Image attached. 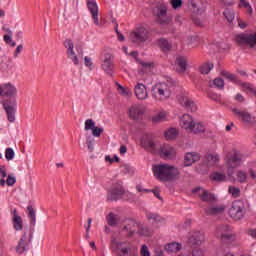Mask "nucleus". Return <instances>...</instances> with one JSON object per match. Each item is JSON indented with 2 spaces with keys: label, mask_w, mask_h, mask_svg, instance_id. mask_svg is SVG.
<instances>
[{
  "label": "nucleus",
  "mask_w": 256,
  "mask_h": 256,
  "mask_svg": "<svg viewBox=\"0 0 256 256\" xmlns=\"http://www.w3.org/2000/svg\"><path fill=\"white\" fill-rule=\"evenodd\" d=\"M16 183V180L14 177H12L11 175L8 176L7 180H6V184L9 186V187H12V185H15Z\"/></svg>",
  "instance_id": "obj_61"
},
{
  "label": "nucleus",
  "mask_w": 256,
  "mask_h": 256,
  "mask_svg": "<svg viewBox=\"0 0 256 256\" xmlns=\"http://www.w3.org/2000/svg\"><path fill=\"white\" fill-rule=\"evenodd\" d=\"M209 99H212V101H219L221 97L215 93H209L208 94Z\"/></svg>",
  "instance_id": "obj_64"
},
{
  "label": "nucleus",
  "mask_w": 256,
  "mask_h": 256,
  "mask_svg": "<svg viewBox=\"0 0 256 256\" xmlns=\"http://www.w3.org/2000/svg\"><path fill=\"white\" fill-rule=\"evenodd\" d=\"M212 69H213V64L206 63L200 67V73H202V75H208Z\"/></svg>",
  "instance_id": "obj_45"
},
{
  "label": "nucleus",
  "mask_w": 256,
  "mask_h": 256,
  "mask_svg": "<svg viewBox=\"0 0 256 256\" xmlns=\"http://www.w3.org/2000/svg\"><path fill=\"white\" fill-rule=\"evenodd\" d=\"M129 40L131 43H145L146 41H151V31L145 26H138L134 31L130 32Z\"/></svg>",
  "instance_id": "obj_3"
},
{
  "label": "nucleus",
  "mask_w": 256,
  "mask_h": 256,
  "mask_svg": "<svg viewBox=\"0 0 256 256\" xmlns=\"http://www.w3.org/2000/svg\"><path fill=\"white\" fill-rule=\"evenodd\" d=\"M210 179L211 181L222 182V181H225V179H227V176L225 175V173L216 171L210 175Z\"/></svg>",
  "instance_id": "obj_39"
},
{
  "label": "nucleus",
  "mask_w": 256,
  "mask_h": 256,
  "mask_svg": "<svg viewBox=\"0 0 256 256\" xmlns=\"http://www.w3.org/2000/svg\"><path fill=\"white\" fill-rule=\"evenodd\" d=\"M141 146L143 149H145V151H148L149 153H155L157 151V146L155 145L153 138L149 135H146L142 138Z\"/></svg>",
  "instance_id": "obj_24"
},
{
  "label": "nucleus",
  "mask_w": 256,
  "mask_h": 256,
  "mask_svg": "<svg viewBox=\"0 0 256 256\" xmlns=\"http://www.w3.org/2000/svg\"><path fill=\"white\" fill-rule=\"evenodd\" d=\"M139 227H141V224L135 222V220H128L123 228V231H126L127 237H133L136 231L139 232Z\"/></svg>",
  "instance_id": "obj_26"
},
{
  "label": "nucleus",
  "mask_w": 256,
  "mask_h": 256,
  "mask_svg": "<svg viewBox=\"0 0 256 256\" xmlns=\"http://www.w3.org/2000/svg\"><path fill=\"white\" fill-rule=\"evenodd\" d=\"M139 235H143L144 237H149L151 233H153V230L149 229L147 226L140 224L139 230H138Z\"/></svg>",
  "instance_id": "obj_42"
},
{
  "label": "nucleus",
  "mask_w": 256,
  "mask_h": 256,
  "mask_svg": "<svg viewBox=\"0 0 256 256\" xmlns=\"http://www.w3.org/2000/svg\"><path fill=\"white\" fill-rule=\"evenodd\" d=\"M235 43L239 47H255L256 45V32L255 33H242L237 34L234 38Z\"/></svg>",
  "instance_id": "obj_6"
},
{
  "label": "nucleus",
  "mask_w": 256,
  "mask_h": 256,
  "mask_svg": "<svg viewBox=\"0 0 256 256\" xmlns=\"http://www.w3.org/2000/svg\"><path fill=\"white\" fill-rule=\"evenodd\" d=\"M180 127L185 129L187 133H191L193 131V127H195V120L189 114H184L180 119Z\"/></svg>",
  "instance_id": "obj_22"
},
{
  "label": "nucleus",
  "mask_w": 256,
  "mask_h": 256,
  "mask_svg": "<svg viewBox=\"0 0 256 256\" xmlns=\"http://www.w3.org/2000/svg\"><path fill=\"white\" fill-rule=\"evenodd\" d=\"M140 255L141 256H151V252H149V248L147 245H142L140 249Z\"/></svg>",
  "instance_id": "obj_57"
},
{
  "label": "nucleus",
  "mask_w": 256,
  "mask_h": 256,
  "mask_svg": "<svg viewBox=\"0 0 256 256\" xmlns=\"http://www.w3.org/2000/svg\"><path fill=\"white\" fill-rule=\"evenodd\" d=\"M152 97L155 101H166L171 97V88L167 83H158L152 87Z\"/></svg>",
  "instance_id": "obj_4"
},
{
  "label": "nucleus",
  "mask_w": 256,
  "mask_h": 256,
  "mask_svg": "<svg viewBox=\"0 0 256 256\" xmlns=\"http://www.w3.org/2000/svg\"><path fill=\"white\" fill-rule=\"evenodd\" d=\"M191 133H205V124L201 122H194L193 131Z\"/></svg>",
  "instance_id": "obj_44"
},
{
  "label": "nucleus",
  "mask_w": 256,
  "mask_h": 256,
  "mask_svg": "<svg viewBox=\"0 0 256 256\" xmlns=\"http://www.w3.org/2000/svg\"><path fill=\"white\" fill-rule=\"evenodd\" d=\"M86 145H87L88 150L90 151V153H93V151L95 150V147L93 146V145H95V140L87 139L86 140Z\"/></svg>",
  "instance_id": "obj_58"
},
{
  "label": "nucleus",
  "mask_w": 256,
  "mask_h": 256,
  "mask_svg": "<svg viewBox=\"0 0 256 256\" xmlns=\"http://www.w3.org/2000/svg\"><path fill=\"white\" fill-rule=\"evenodd\" d=\"M64 47L67 49V57L68 59L72 60L74 65H79V58L77 54H75L73 41L71 39H67L64 41Z\"/></svg>",
  "instance_id": "obj_17"
},
{
  "label": "nucleus",
  "mask_w": 256,
  "mask_h": 256,
  "mask_svg": "<svg viewBox=\"0 0 256 256\" xmlns=\"http://www.w3.org/2000/svg\"><path fill=\"white\" fill-rule=\"evenodd\" d=\"M213 83L218 89H223V87H225V81H223V78H216Z\"/></svg>",
  "instance_id": "obj_54"
},
{
  "label": "nucleus",
  "mask_w": 256,
  "mask_h": 256,
  "mask_svg": "<svg viewBox=\"0 0 256 256\" xmlns=\"http://www.w3.org/2000/svg\"><path fill=\"white\" fill-rule=\"evenodd\" d=\"M237 180L239 181V183H245V181H247V174L243 171H238Z\"/></svg>",
  "instance_id": "obj_53"
},
{
  "label": "nucleus",
  "mask_w": 256,
  "mask_h": 256,
  "mask_svg": "<svg viewBox=\"0 0 256 256\" xmlns=\"http://www.w3.org/2000/svg\"><path fill=\"white\" fill-rule=\"evenodd\" d=\"M160 155L163 159H173L177 155V150L169 144H164L160 148Z\"/></svg>",
  "instance_id": "obj_25"
},
{
  "label": "nucleus",
  "mask_w": 256,
  "mask_h": 256,
  "mask_svg": "<svg viewBox=\"0 0 256 256\" xmlns=\"http://www.w3.org/2000/svg\"><path fill=\"white\" fill-rule=\"evenodd\" d=\"M170 4L172 5L173 9H179V7H181V5H183V1L182 0H171Z\"/></svg>",
  "instance_id": "obj_59"
},
{
  "label": "nucleus",
  "mask_w": 256,
  "mask_h": 256,
  "mask_svg": "<svg viewBox=\"0 0 256 256\" xmlns=\"http://www.w3.org/2000/svg\"><path fill=\"white\" fill-rule=\"evenodd\" d=\"M178 101L182 107H185L187 111H191V113H195L197 111V106L195 105V102L189 98V96L182 94L178 97Z\"/></svg>",
  "instance_id": "obj_18"
},
{
  "label": "nucleus",
  "mask_w": 256,
  "mask_h": 256,
  "mask_svg": "<svg viewBox=\"0 0 256 256\" xmlns=\"http://www.w3.org/2000/svg\"><path fill=\"white\" fill-rule=\"evenodd\" d=\"M242 89L248 95H256L255 87H253V85H251V84L243 83L242 84Z\"/></svg>",
  "instance_id": "obj_43"
},
{
  "label": "nucleus",
  "mask_w": 256,
  "mask_h": 256,
  "mask_svg": "<svg viewBox=\"0 0 256 256\" xmlns=\"http://www.w3.org/2000/svg\"><path fill=\"white\" fill-rule=\"evenodd\" d=\"M228 193L234 197V199H237L241 195V189L235 187V186H229Z\"/></svg>",
  "instance_id": "obj_46"
},
{
  "label": "nucleus",
  "mask_w": 256,
  "mask_h": 256,
  "mask_svg": "<svg viewBox=\"0 0 256 256\" xmlns=\"http://www.w3.org/2000/svg\"><path fill=\"white\" fill-rule=\"evenodd\" d=\"M103 131H105V129H103V127H95L92 130V135L93 137H101V134L103 133Z\"/></svg>",
  "instance_id": "obj_55"
},
{
  "label": "nucleus",
  "mask_w": 256,
  "mask_h": 256,
  "mask_svg": "<svg viewBox=\"0 0 256 256\" xmlns=\"http://www.w3.org/2000/svg\"><path fill=\"white\" fill-rule=\"evenodd\" d=\"M111 249L117 256H136L137 247L133 246L131 242L120 241L115 238L111 240Z\"/></svg>",
  "instance_id": "obj_2"
},
{
  "label": "nucleus",
  "mask_w": 256,
  "mask_h": 256,
  "mask_svg": "<svg viewBox=\"0 0 256 256\" xmlns=\"http://www.w3.org/2000/svg\"><path fill=\"white\" fill-rule=\"evenodd\" d=\"M188 7L192 14V21L196 25H201V21L198 17H201V15L205 13V4H203V0H190Z\"/></svg>",
  "instance_id": "obj_5"
},
{
  "label": "nucleus",
  "mask_w": 256,
  "mask_h": 256,
  "mask_svg": "<svg viewBox=\"0 0 256 256\" xmlns=\"http://www.w3.org/2000/svg\"><path fill=\"white\" fill-rule=\"evenodd\" d=\"M179 135V130L177 128H169L165 132V137L168 139V141H173V139H177V136Z\"/></svg>",
  "instance_id": "obj_36"
},
{
  "label": "nucleus",
  "mask_w": 256,
  "mask_h": 256,
  "mask_svg": "<svg viewBox=\"0 0 256 256\" xmlns=\"http://www.w3.org/2000/svg\"><path fill=\"white\" fill-rule=\"evenodd\" d=\"M165 249L168 253H177V251H181V244L177 242H172V243H169L165 247Z\"/></svg>",
  "instance_id": "obj_38"
},
{
  "label": "nucleus",
  "mask_w": 256,
  "mask_h": 256,
  "mask_svg": "<svg viewBox=\"0 0 256 256\" xmlns=\"http://www.w3.org/2000/svg\"><path fill=\"white\" fill-rule=\"evenodd\" d=\"M3 107L7 113L8 121L10 123H15V107L9 106L7 102H3Z\"/></svg>",
  "instance_id": "obj_31"
},
{
  "label": "nucleus",
  "mask_w": 256,
  "mask_h": 256,
  "mask_svg": "<svg viewBox=\"0 0 256 256\" xmlns=\"http://www.w3.org/2000/svg\"><path fill=\"white\" fill-rule=\"evenodd\" d=\"M242 161H243V154L237 151H234L232 155H228L226 158V164L228 169H235L239 167Z\"/></svg>",
  "instance_id": "obj_13"
},
{
  "label": "nucleus",
  "mask_w": 256,
  "mask_h": 256,
  "mask_svg": "<svg viewBox=\"0 0 256 256\" xmlns=\"http://www.w3.org/2000/svg\"><path fill=\"white\" fill-rule=\"evenodd\" d=\"M158 45L164 53H167V51H171L172 46L167 39H164V38L159 39Z\"/></svg>",
  "instance_id": "obj_37"
},
{
  "label": "nucleus",
  "mask_w": 256,
  "mask_h": 256,
  "mask_svg": "<svg viewBox=\"0 0 256 256\" xmlns=\"http://www.w3.org/2000/svg\"><path fill=\"white\" fill-rule=\"evenodd\" d=\"M136 191H138V193H151V190L145 189L141 185L136 186Z\"/></svg>",
  "instance_id": "obj_62"
},
{
  "label": "nucleus",
  "mask_w": 256,
  "mask_h": 256,
  "mask_svg": "<svg viewBox=\"0 0 256 256\" xmlns=\"http://www.w3.org/2000/svg\"><path fill=\"white\" fill-rule=\"evenodd\" d=\"M145 113V108L141 104H134L129 108V117L133 121H141Z\"/></svg>",
  "instance_id": "obj_14"
},
{
  "label": "nucleus",
  "mask_w": 256,
  "mask_h": 256,
  "mask_svg": "<svg viewBox=\"0 0 256 256\" xmlns=\"http://www.w3.org/2000/svg\"><path fill=\"white\" fill-rule=\"evenodd\" d=\"M229 215L235 221H239V219H243V215H245V204L243 203V201H240V200L234 201L229 210Z\"/></svg>",
  "instance_id": "obj_8"
},
{
  "label": "nucleus",
  "mask_w": 256,
  "mask_h": 256,
  "mask_svg": "<svg viewBox=\"0 0 256 256\" xmlns=\"http://www.w3.org/2000/svg\"><path fill=\"white\" fill-rule=\"evenodd\" d=\"M219 161V154H207L202 161L203 169L197 167V170L200 171L201 173H205L209 171L210 167H215V165H219Z\"/></svg>",
  "instance_id": "obj_11"
},
{
  "label": "nucleus",
  "mask_w": 256,
  "mask_h": 256,
  "mask_svg": "<svg viewBox=\"0 0 256 256\" xmlns=\"http://www.w3.org/2000/svg\"><path fill=\"white\" fill-rule=\"evenodd\" d=\"M107 221H108V225H110L111 227H115V225H117V217H115L113 213H110L107 216Z\"/></svg>",
  "instance_id": "obj_51"
},
{
  "label": "nucleus",
  "mask_w": 256,
  "mask_h": 256,
  "mask_svg": "<svg viewBox=\"0 0 256 256\" xmlns=\"http://www.w3.org/2000/svg\"><path fill=\"white\" fill-rule=\"evenodd\" d=\"M134 94L138 101H145V99H148L149 92L147 91V86L143 83H137L134 86Z\"/></svg>",
  "instance_id": "obj_20"
},
{
  "label": "nucleus",
  "mask_w": 256,
  "mask_h": 256,
  "mask_svg": "<svg viewBox=\"0 0 256 256\" xmlns=\"http://www.w3.org/2000/svg\"><path fill=\"white\" fill-rule=\"evenodd\" d=\"M206 215H223L225 213V206H209L205 209Z\"/></svg>",
  "instance_id": "obj_30"
},
{
  "label": "nucleus",
  "mask_w": 256,
  "mask_h": 256,
  "mask_svg": "<svg viewBox=\"0 0 256 256\" xmlns=\"http://www.w3.org/2000/svg\"><path fill=\"white\" fill-rule=\"evenodd\" d=\"M17 95V88L11 83L0 84V97H15Z\"/></svg>",
  "instance_id": "obj_15"
},
{
  "label": "nucleus",
  "mask_w": 256,
  "mask_h": 256,
  "mask_svg": "<svg viewBox=\"0 0 256 256\" xmlns=\"http://www.w3.org/2000/svg\"><path fill=\"white\" fill-rule=\"evenodd\" d=\"M28 216L30 217V222L32 225H35L36 221V215H35V210L33 209V206H28Z\"/></svg>",
  "instance_id": "obj_48"
},
{
  "label": "nucleus",
  "mask_w": 256,
  "mask_h": 256,
  "mask_svg": "<svg viewBox=\"0 0 256 256\" xmlns=\"http://www.w3.org/2000/svg\"><path fill=\"white\" fill-rule=\"evenodd\" d=\"M154 177L159 181H173L179 178V169L169 164H155L152 166Z\"/></svg>",
  "instance_id": "obj_1"
},
{
  "label": "nucleus",
  "mask_w": 256,
  "mask_h": 256,
  "mask_svg": "<svg viewBox=\"0 0 256 256\" xmlns=\"http://www.w3.org/2000/svg\"><path fill=\"white\" fill-rule=\"evenodd\" d=\"M15 157V151H13V148H7L5 152V158L7 161H12V159Z\"/></svg>",
  "instance_id": "obj_52"
},
{
  "label": "nucleus",
  "mask_w": 256,
  "mask_h": 256,
  "mask_svg": "<svg viewBox=\"0 0 256 256\" xmlns=\"http://www.w3.org/2000/svg\"><path fill=\"white\" fill-rule=\"evenodd\" d=\"M163 121H167V113L165 111H160L158 114L152 116V123L154 125L163 123Z\"/></svg>",
  "instance_id": "obj_34"
},
{
  "label": "nucleus",
  "mask_w": 256,
  "mask_h": 256,
  "mask_svg": "<svg viewBox=\"0 0 256 256\" xmlns=\"http://www.w3.org/2000/svg\"><path fill=\"white\" fill-rule=\"evenodd\" d=\"M201 154L197 152H187L184 156V167H191L197 161H200Z\"/></svg>",
  "instance_id": "obj_27"
},
{
  "label": "nucleus",
  "mask_w": 256,
  "mask_h": 256,
  "mask_svg": "<svg viewBox=\"0 0 256 256\" xmlns=\"http://www.w3.org/2000/svg\"><path fill=\"white\" fill-rule=\"evenodd\" d=\"M130 55L134 57V59H136V63H138V75L140 76V79L142 81H145L144 75H147V73H151V69H153V63L137 59V56L139 54L135 51L131 52Z\"/></svg>",
  "instance_id": "obj_7"
},
{
  "label": "nucleus",
  "mask_w": 256,
  "mask_h": 256,
  "mask_svg": "<svg viewBox=\"0 0 256 256\" xmlns=\"http://www.w3.org/2000/svg\"><path fill=\"white\" fill-rule=\"evenodd\" d=\"M146 217L148 221H150V223H152L155 227H159V225H163V223H165V219L153 212H148Z\"/></svg>",
  "instance_id": "obj_28"
},
{
  "label": "nucleus",
  "mask_w": 256,
  "mask_h": 256,
  "mask_svg": "<svg viewBox=\"0 0 256 256\" xmlns=\"http://www.w3.org/2000/svg\"><path fill=\"white\" fill-rule=\"evenodd\" d=\"M20 53H23V45H18L14 51V59H17L19 57Z\"/></svg>",
  "instance_id": "obj_60"
},
{
  "label": "nucleus",
  "mask_w": 256,
  "mask_h": 256,
  "mask_svg": "<svg viewBox=\"0 0 256 256\" xmlns=\"http://www.w3.org/2000/svg\"><path fill=\"white\" fill-rule=\"evenodd\" d=\"M102 69L107 75H113V61H111V58H105L102 63Z\"/></svg>",
  "instance_id": "obj_33"
},
{
  "label": "nucleus",
  "mask_w": 256,
  "mask_h": 256,
  "mask_svg": "<svg viewBox=\"0 0 256 256\" xmlns=\"http://www.w3.org/2000/svg\"><path fill=\"white\" fill-rule=\"evenodd\" d=\"M124 197L127 199V201H130L131 203H135L137 201V196L131 192H127L124 194Z\"/></svg>",
  "instance_id": "obj_56"
},
{
  "label": "nucleus",
  "mask_w": 256,
  "mask_h": 256,
  "mask_svg": "<svg viewBox=\"0 0 256 256\" xmlns=\"http://www.w3.org/2000/svg\"><path fill=\"white\" fill-rule=\"evenodd\" d=\"M27 249V243H25L24 239H20L17 247L18 253H23Z\"/></svg>",
  "instance_id": "obj_50"
},
{
  "label": "nucleus",
  "mask_w": 256,
  "mask_h": 256,
  "mask_svg": "<svg viewBox=\"0 0 256 256\" xmlns=\"http://www.w3.org/2000/svg\"><path fill=\"white\" fill-rule=\"evenodd\" d=\"M153 14L155 17H157V21L161 25L169 23V15H167V4L158 3L153 10Z\"/></svg>",
  "instance_id": "obj_10"
},
{
  "label": "nucleus",
  "mask_w": 256,
  "mask_h": 256,
  "mask_svg": "<svg viewBox=\"0 0 256 256\" xmlns=\"http://www.w3.org/2000/svg\"><path fill=\"white\" fill-rule=\"evenodd\" d=\"M175 63L178 73H185V71H187V58L185 56H178Z\"/></svg>",
  "instance_id": "obj_29"
},
{
  "label": "nucleus",
  "mask_w": 256,
  "mask_h": 256,
  "mask_svg": "<svg viewBox=\"0 0 256 256\" xmlns=\"http://www.w3.org/2000/svg\"><path fill=\"white\" fill-rule=\"evenodd\" d=\"M205 241V235L201 231H194L191 232L188 236V243L190 245H196L199 247L200 245H203Z\"/></svg>",
  "instance_id": "obj_19"
},
{
  "label": "nucleus",
  "mask_w": 256,
  "mask_h": 256,
  "mask_svg": "<svg viewBox=\"0 0 256 256\" xmlns=\"http://www.w3.org/2000/svg\"><path fill=\"white\" fill-rule=\"evenodd\" d=\"M238 9H243L247 15H253V8L247 0H239Z\"/></svg>",
  "instance_id": "obj_32"
},
{
  "label": "nucleus",
  "mask_w": 256,
  "mask_h": 256,
  "mask_svg": "<svg viewBox=\"0 0 256 256\" xmlns=\"http://www.w3.org/2000/svg\"><path fill=\"white\" fill-rule=\"evenodd\" d=\"M87 7L92 15L95 25H99V6L95 0H87Z\"/></svg>",
  "instance_id": "obj_23"
},
{
  "label": "nucleus",
  "mask_w": 256,
  "mask_h": 256,
  "mask_svg": "<svg viewBox=\"0 0 256 256\" xmlns=\"http://www.w3.org/2000/svg\"><path fill=\"white\" fill-rule=\"evenodd\" d=\"M223 15H224L225 19H227L228 23H233V21L235 20V11L234 10L226 9L223 12Z\"/></svg>",
  "instance_id": "obj_41"
},
{
  "label": "nucleus",
  "mask_w": 256,
  "mask_h": 256,
  "mask_svg": "<svg viewBox=\"0 0 256 256\" xmlns=\"http://www.w3.org/2000/svg\"><path fill=\"white\" fill-rule=\"evenodd\" d=\"M232 113L238 117L244 123V125H247L248 127H253L256 123L255 116L251 115L247 110H241L234 108L232 110Z\"/></svg>",
  "instance_id": "obj_9"
},
{
  "label": "nucleus",
  "mask_w": 256,
  "mask_h": 256,
  "mask_svg": "<svg viewBox=\"0 0 256 256\" xmlns=\"http://www.w3.org/2000/svg\"><path fill=\"white\" fill-rule=\"evenodd\" d=\"M95 122L93 119H86L84 122L85 131H93L95 128Z\"/></svg>",
  "instance_id": "obj_47"
},
{
  "label": "nucleus",
  "mask_w": 256,
  "mask_h": 256,
  "mask_svg": "<svg viewBox=\"0 0 256 256\" xmlns=\"http://www.w3.org/2000/svg\"><path fill=\"white\" fill-rule=\"evenodd\" d=\"M222 77H225V79H228V81H232L233 83L237 82V78L235 77V75L231 74L230 72L227 71H222L221 72Z\"/></svg>",
  "instance_id": "obj_49"
},
{
  "label": "nucleus",
  "mask_w": 256,
  "mask_h": 256,
  "mask_svg": "<svg viewBox=\"0 0 256 256\" xmlns=\"http://www.w3.org/2000/svg\"><path fill=\"white\" fill-rule=\"evenodd\" d=\"M193 193L196 197H199L205 203H211V201H215V195L209 193V191L205 190L204 188L197 187L193 190Z\"/></svg>",
  "instance_id": "obj_16"
},
{
  "label": "nucleus",
  "mask_w": 256,
  "mask_h": 256,
  "mask_svg": "<svg viewBox=\"0 0 256 256\" xmlns=\"http://www.w3.org/2000/svg\"><path fill=\"white\" fill-rule=\"evenodd\" d=\"M13 225L15 231H21V229H23V220L17 214H14Z\"/></svg>",
  "instance_id": "obj_40"
},
{
  "label": "nucleus",
  "mask_w": 256,
  "mask_h": 256,
  "mask_svg": "<svg viewBox=\"0 0 256 256\" xmlns=\"http://www.w3.org/2000/svg\"><path fill=\"white\" fill-rule=\"evenodd\" d=\"M117 91L122 95V97H133V92L127 87H123L121 84L116 83Z\"/></svg>",
  "instance_id": "obj_35"
},
{
  "label": "nucleus",
  "mask_w": 256,
  "mask_h": 256,
  "mask_svg": "<svg viewBox=\"0 0 256 256\" xmlns=\"http://www.w3.org/2000/svg\"><path fill=\"white\" fill-rule=\"evenodd\" d=\"M0 177L1 179H5V177H7V170L5 169V166H0Z\"/></svg>",
  "instance_id": "obj_63"
},
{
  "label": "nucleus",
  "mask_w": 256,
  "mask_h": 256,
  "mask_svg": "<svg viewBox=\"0 0 256 256\" xmlns=\"http://www.w3.org/2000/svg\"><path fill=\"white\" fill-rule=\"evenodd\" d=\"M216 237L221 241H235V233L228 225L218 226L216 229Z\"/></svg>",
  "instance_id": "obj_12"
},
{
  "label": "nucleus",
  "mask_w": 256,
  "mask_h": 256,
  "mask_svg": "<svg viewBox=\"0 0 256 256\" xmlns=\"http://www.w3.org/2000/svg\"><path fill=\"white\" fill-rule=\"evenodd\" d=\"M123 195H125V189L123 188V186L121 184H117L111 189V191H109L108 200L109 201H117V200L121 199V197H123Z\"/></svg>",
  "instance_id": "obj_21"
}]
</instances>
